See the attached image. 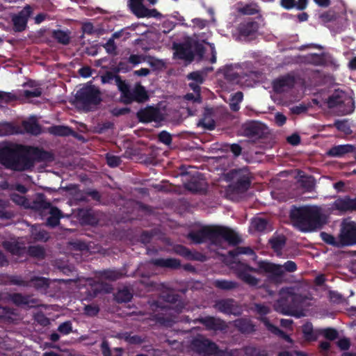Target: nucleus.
Listing matches in <instances>:
<instances>
[{
  "instance_id": "a878e982",
  "label": "nucleus",
  "mask_w": 356,
  "mask_h": 356,
  "mask_svg": "<svg viewBox=\"0 0 356 356\" xmlns=\"http://www.w3.org/2000/svg\"><path fill=\"white\" fill-rule=\"evenodd\" d=\"M151 264L155 266L170 268V269H178L181 267L180 260L175 258H156L152 259L149 261Z\"/></svg>"
},
{
  "instance_id": "4c0bfd02",
  "label": "nucleus",
  "mask_w": 356,
  "mask_h": 356,
  "mask_svg": "<svg viewBox=\"0 0 356 356\" xmlns=\"http://www.w3.org/2000/svg\"><path fill=\"white\" fill-rule=\"evenodd\" d=\"M132 298L133 294L131 293L130 290L127 287H124L122 289H119L114 294V300L118 303H127L130 302Z\"/></svg>"
},
{
  "instance_id": "e433bc0d",
  "label": "nucleus",
  "mask_w": 356,
  "mask_h": 356,
  "mask_svg": "<svg viewBox=\"0 0 356 356\" xmlns=\"http://www.w3.org/2000/svg\"><path fill=\"white\" fill-rule=\"evenodd\" d=\"M240 254L252 256L254 259L257 257L256 253L250 247L237 246L228 252V255L232 259H236Z\"/></svg>"
},
{
  "instance_id": "c9c22d12",
  "label": "nucleus",
  "mask_w": 356,
  "mask_h": 356,
  "mask_svg": "<svg viewBox=\"0 0 356 356\" xmlns=\"http://www.w3.org/2000/svg\"><path fill=\"white\" fill-rule=\"evenodd\" d=\"M3 248L13 255L21 256L24 252V248L17 242L6 241L2 243Z\"/></svg>"
},
{
  "instance_id": "f3484780",
  "label": "nucleus",
  "mask_w": 356,
  "mask_h": 356,
  "mask_svg": "<svg viewBox=\"0 0 356 356\" xmlns=\"http://www.w3.org/2000/svg\"><path fill=\"white\" fill-rule=\"evenodd\" d=\"M32 13L30 6H25L20 12L12 17L13 30L16 32L24 31L27 26L28 20Z\"/></svg>"
},
{
  "instance_id": "e2e57ef3",
  "label": "nucleus",
  "mask_w": 356,
  "mask_h": 356,
  "mask_svg": "<svg viewBox=\"0 0 356 356\" xmlns=\"http://www.w3.org/2000/svg\"><path fill=\"white\" fill-rule=\"evenodd\" d=\"M32 282L37 288H46L49 286L48 279L42 277H35L32 279Z\"/></svg>"
},
{
  "instance_id": "473e14b6",
  "label": "nucleus",
  "mask_w": 356,
  "mask_h": 356,
  "mask_svg": "<svg viewBox=\"0 0 356 356\" xmlns=\"http://www.w3.org/2000/svg\"><path fill=\"white\" fill-rule=\"evenodd\" d=\"M49 216L47 219V225L51 227H55L60 223L62 218V212L56 207H51L49 209Z\"/></svg>"
},
{
  "instance_id": "cd10ccee",
  "label": "nucleus",
  "mask_w": 356,
  "mask_h": 356,
  "mask_svg": "<svg viewBox=\"0 0 356 356\" xmlns=\"http://www.w3.org/2000/svg\"><path fill=\"white\" fill-rule=\"evenodd\" d=\"M10 300L17 306L33 307L36 303L35 299L27 295L15 293L10 296Z\"/></svg>"
},
{
  "instance_id": "5fc2aeb1",
  "label": "nucleus",
  "mask_w": 356,
  "mask_h": 356,
  "mask_svg": "<svg viewBox=\"0 0 356 356\" xmlns=\"http://www.w3.org/2000/svg\"><path fill=\"white\" fill-rule=\"evenodd\" d=\"M28 253L31 257L38 259H44L46 255L44 248L40 245L29 246Z\"/></svg>"
},
{
  "instance_id": "6ab92c4d",
  "label": "nucleus",
  "mask_w": 356,
  "mask_h": 356,
  "mask_svg": "<svg viewBox=\"0 0 356 356\" xmlns=\"http://www.w3.org/2000/svg\"><path fill=\"white\" fill-rule=\"evenodd\" d=\"M136 117L139 122L149 123L159 122L161 120V113L158 108L153 106H147L140 109L136 113Z\"/></svg>"
},
{
  "instance_id": "69168bd1",
  "label": "nucleus",
  "mask_w": 356,
  "mask_h": 356,
  "mask_svg": "<svg viewBox=\"0 0 356 356\" xmlns=\"http://www.w3.org/2000/svg\"><path fill=\"white\" fill-rule=\"evenodd\" d=\"M114 124L111 122H106L103 123H99L95 127V131L97 134H104L106 131L112 129Z\"/></svg>"
},
{
  "instance_id": "72a5a7b5",
  "label": "nucleus",
  "mask_w": 356,
  "mask_h": 356,
  "mask_svg": "<svg viewBox=\"0 0 356 356\" xmlns=\"http://www.w3.org/2000/svg\"><path fill=\"white\" fill-rule=\"evenodd\" d=\"M302 332L305 339L307 341H316L319 335V330H314L310 322H307L302 325Z\"/></svg>"
},
{
  "instance_id": "412c9836",
  "label": "nucleus",
  "mask_w": 356,
  "mask_h": 356,
  "mask_svg": "<svg viewBox=\"0 0 356 356\" xmlns=\"http://www.w3.org/2000/svg\"><path fill=\"white\" fill-rule=\"evenodd\" d=\"M243 135L247 137L261 138L264 134V126L257 121L245 123L243 127Z\"/></svg>"
},
{
  "instance_id": "9d476101",
  "label": "nucleus",
  "mask_w": 356,
  "mask_h": 356,
  "mask_svg": "<svg viewBox=\"0 0 356 356\" xmlns=\"http://www.w3.org/2000/svg\"><path fill=\"white\" fill-rule=\"evenodd\" d=\"M25 152L28 159L32 163L30 169L34 166L35 163L52 162L54 160V155L51 152L38 147L26 146Z\"/></svg>"
},
{
  "instance_id": "052dcab7",
  "label": "nucleus",
  "mask_w": 356,
  "mask_h": 356,
  "mask_svg": "<svg viewBox=\"0 0 356 356\" xmlns=\"http://www.w3.org/2000/svg\"><path fill=\"white\" fill-rule=\"evenodd\" d=\"M102 46L108 54L116 55L117 46L113 39L109 38L108 41Z\"/></svg>"
},
{
  "instance_id": "c756f323",
  "label": "nucleus",
  "mask_w": 356,
  "mask_h": 356,
  "mask_svg": "<svg viewBox=\"0 0 356 356\" xmlns=\"http://www.w3.org/2000/svg\"><path fill=\"white\" fill-rule=\"evenodd\" d=\"M176 252L189 260L204 261V256L202 254L198 252H192L184 245H179L176 249Z\"/></svg>"
},
{
  "instance_id": "4d7b16f0",
  "label": "nucleus",
  "mask_w": 356,
  "mask_h": 356,
  "mask_svg": "<svg viewBox=\"0 0 356 356\" xmlns=\"http://www.w3.org/2000/svg\"><path fill=\"white\" fill-rule=\"evenodd\" d=\"M132 67L129 65V62L120 60L116 67H115L113 70L115 73L123 72L126 73L131 70Z\"/></svg>"
},
{
  "instance_id": "20e7f679",
  "label": "nucleus",
  "mask_w": 356,
  "mask_h": 356,
  "mask_svg": "<svg viewBox=\"0 0 356 356\" xmlns=\"http://www.w3.org/2000/svg\"><path fill=\"white\" fill-rule=\"evenodd\" d=\"M278 266L269 264L268 261L261 260L257 263V268H254L250 265L238 262L236 267L237 277L245 284L255 286L259 282V279L250 274V272L256 273L257 274L273 273L277 274L279 271Z\"/></svg>"
},
{
  "instance_id": "3c124183",
  "label": "nucleus",
  "mask_w": 356,
  "mask_h": 356,
  "mask_svg": "<svg viewBox=\"0 0 356 356\" xmlns=\"http://www.w3.org/2000/svg\"><path fill=\"white\" fill-rule=\"evenodd\" d=\"M252 310L255 312L257 314L259 315V321L261 322L262 318H267L266 315L270 313V309L268 306L261 304V303H254L253 307H252Z\"/></svg>"
},
{
  "instance_id": "5701e85b",
  "label": "nucleus",
  "mask_w": 356,
  "mask_h": 356,
  "mask_svg": "<svg viewBox=\"0 0 356 356\" xmlns=\"http://www.w3.org/2000/svg\"><path fill=\"white\" fill-rule=\"evenodd\" d=\"M235 328L243 334H250L256 331L255 325L250 318H240L234 321Z\"/></svg>"
},
{
  "instance_id": "09e8293b",
  "label": "nucleus",
  "mask_w": 356,
  "mask_h": 356,
  "mask_svg": "<svg viewBox=\"0 0 356 356\" xmlns=\"http://www.w3.org/2000/svg\"><path fill=\"white\" fill-rule=\"evenodd\" d=\"M238 12L245 15H252L259 12V6L256 3H250L239 8Z\"/></svg>"
},
{
  "instance_id": "7ed1b4c3",
  "label": "nucleus",
  "mask_w": 356,
  "mask_h": 356,
  "mask_svg": "<svg viewBox=\"0 0 356 356\" xmlns=\"http://www.w3.org/2000/svg\"><path fill=\"white\" fill-rule=\"evenodd\" d=\"M26 146L6 145L0 148V163L5 168L17 172L30 170L32 163L26 156Z\"/></svg>"
},
{
  "instance_id": "9b49d317",
  "label": "nucleus",
  "mask_w": 356,
  "mask_h": 356,
  "mask_svg": "<svg viewBox=\"0 0 356 356\" xmlns=\"http://www.w3.org/2000/svg\"><path fill=\"white\" fill-rule=\"evenodd\" d=\"M230 173L236 180L233 183V190L238 193H243L248 190L251 184L249 172L246 168L234 169Z\"/></svg>"
},
{
  "instance_id": "ddd939ff",
  "label": "nucleus",
  "mask_w": 356,
  "mask_h": 356,
  "mask_svg": "<svg viewBox=\"0 0 356 356\" xmlns=\"http://www.w3.org/2000/svg\"><path fill=\"white\" fill-rule=\"evenodd\" d=\"M339 236L341 248L356 245V224L353 222L344 224Z\"/></svg>"
},
{
  "instance_id": "0e129e2a",
  "label": "nucleus",
  "mask_w": 356,
  "mask_h": 356,
  "mask_svg": "<svg viewBox=\"0 0 356 356\" xmlns=\"http://www.w3.org/2000/svg\"><path fill=\"white\" fill-rule=\"evenodd\" d=\"M42 94V89L41 88H35L33 90H25L23 92V95L24 97L29 99L31 97H40Z\"/></svg>"
},
{
  "instance_id": "39448f33",
  "label": "nucleus",
  "mask_w": 356,
  "mask_h": 356,
  "mask_svg": "<svg viewBox=\"0 0 356 356\" xmlns=\"http://www.w3.org/2000/svg\"><path fill=\"white\" fill-rule=\"evenodd\" d=\"M76 106L85 112L97 110L102 102L100 90L94 85L84 86L76 91Z\"/></svg>"
},
{
  "instance_id": "aec40b11",
  "label": "nucleus",
  "mask_w": 356,
  "mask_h": 356,
  "mask_svg": "<svg viewBox=\"0 0 356 356\" xmlns=\"http://www.w3.org/2000/svg\"><path fill=\"white\" fill-rule=\"evenodd\" d=\"M259 29V24L257 21L248 20L241 22L238 26L237 31L241 37L253 38Z\"/></svg>"
},
{
  "instance_id": "2eb2a0df",
  "label": "nucleus",
  "mask_w": 356,
  "mask_h": 356,
  "mask_svg": "<svg viewBox=\"0 0 356 356\" xmlns=\"http://www.w3.org/2000/svg\"><path fill=\"white\" fill-rule=\"evenodd\" d=\"M149 98V97L145 88L138 83L135 85L133 90L130 89L125 98L122 99V103L126 105L131 104L134 102L144 103Z\"/></svg>"
},
{
  "instance_id": "0eeeda50",
  "label": "nucleus",
  "mask_w": 356,
  "mask_h": 356,
  "mask_svg": "<svg viewBox=\"0 0 356 356\" xmlns=\"http://www.w3.org/2000/svg\"><path fill=\"white\" fill-rule=\"evenodd\" d=\"M191 350L200 356H223L216 343L202 336L194 338L191 343Z\"/></svg>"
},
{
  "instance_id": "393cba45",
  "label": "nucleus",
  "mask_w": 356,
  "mask_h": 356,
  "mask_svg": "<svg viewBox=\"0 0 356 356\" xmlns=\"http://www.w3.org/2000/svg\"><path fill=\"white\" fill-rule=\"evenodd\" d=\"M213 111L212 108H205L202 118L197 123L198 127L204 130L212 131L216 128V122L213 119Z\"/></svg>"
},
{
  "instance_id": "b1692460",
  "label": "nucleus",
  "mask_w": 356,
  "mask_h": 356,
  "mask_svg": "<svg viewBox=\"0 0 356 356\" xmlns=\"http://www.w3.org/2000/svg\"><path fill=\"white\" fill-rule=\"evenodd\" d=\"M269 264L273 266H278L277 274H274L273 273H269V277L271 280H277L279 278H281L284 272L293 273L297 270V265L293 261H287L283 265L276 264L269 261Z\"/></svg>"
},
{
  "instance_id": "58836bf2",
  "label": "nucleus",
  "mask_w": 356,
  "mask_h": 356,
  "mask_svg": "<svg viewBox=\"0 0 356 356\" xmlns=\"http://www.w3.org/2000/svg\"><path fill=\"white\" fill-rule=\"evenodd\" d=\"M49 132L54 136H67L73 133V130L69 127L54 125L49 128Z\"/></svg>"
},
{
  "instance_id": "79ce46f5",
  "label": "nucleus",
  "mask_w": 356,
  "mask_h": 356,
  "mask_svg": "<svg viewBox=\"0 0 356 356\" xmlns=\"http://www.w3.org/2000/svg\"><path fill=\"white\" fill-rule=\"evenodd\" d=\"M115 84L118 90L120 92V101L125 98L127 93L130 90V86L126 82L125 80L122 79L120 76H118L115 80Z\"/></svg>"
},
{
  "instance_id": "603ef678",
  "label": "nucleus",
  "mask_w": 356,
  "mask_h": 356,
  "mask_svg": "<svg viewBox=\"0 0 356 356\" xmlns=\"http://www.w3.org/2000/svg\"><path fill=\"white\" fill-rule=\"evenodd\" d=\"M268 221L263 218H256L252 221V227L257 232H265L268 229Z\"/></svg>"
},
{
  "instance_id": "1a4fd4ad",
  "label": "nucleus",
  "mask_w": 356,
  "mask_h": 356,
  "mask_svg": "<svg viewBox=\"0 0 356 356\" xmlns=\"http://www.w3.org/2000/svg\"><path fill=\"white\" fill-rule=\"evenodd\" d=\"M327 106L330 108L337 107L341 108L343 106V114H348L353 111V101L351 97L344 91L335 90L327 99Z\"/></svg>"
},
{
  "instance_id": "c03bdc74",
  "label": "nucleus",
  "mask_w": 356,
  "mask_h": 356,
  "mask_svg": "<svg viewBox=\"0 0 356 356\" xmlns=\"http://www.w3.org/2000/svg\"><path fill=\"white\" fill-rule=\"evenodd\" d=\"M307 60L308 63L315 66H323L326 63V60L323 54H310L307 56Z\"/></svg>"
},
{
  "instance_id": "bf43d9fd",
  "label": "nucleus",
  "mask_w": 356,
  "mask_h": 356,
  "mask_svg": "<svg viewBox=\"0 0 356 356\" xmlns=\"http://www.w3.org/2000/svg\"><path fill=\"white\" fill-rule=\"evenodd\" d=\"M158 140L166 145H170L172 141L171 134L167 131H161L158 134Z\"/></svg>"
},
{
  "instance_id": "2f4dec72",
  "label": "nucleus",
  "mask_w": 356,
  "mask_h": 356,
  "mask_svg": "<svg viewBox=\"0 0 356 356\" xmlns=\"http://www.w3.org/2000/svg\"><path fill=\"white\" fill-rule=\"evenodd\" d=\"M51 204L47 201L45 195L42 193L38 194L37 197L31 203V208L38 211H42L50 209Z\"/></svg>"
},
{
  "instance_id": "13d9d810",
  "label": "nucleus",
  "mask_w": 356,
  "mask_h": 356,
  "mask_svg": "<svg viewBox=\"0 0 356 356\" xmlns=\"http://www.w3.org/2000/svg\"><path fill=\"white\" fill-rule=\"evenodd\" d=\"M57 330L63 335H67L72 332V323L70 321L60 323Z\"/></svg>"
},
{
  "instance_id": "4be33fe9",
  "label": "nucleus",
  "mask_w": 356,
  "mask_h": 356,
  "mask_svg": "<svg viewBox=\"0 0 356 356\" xmlns=\"http://www.w3.org/2000/svg\"><path fill=\"white\" fill-rule=\"evenodd\" d=\"M173 49H175L174 55L175 57L190 62L194 59V54L190 44L175 43L173 44Z\"/></svg>"
},
{
  "instance_id": "423d86ee",
  "label": "nucleus",
  "mask_w": 356,
  "mask_h": 356,
  "mask_svg": "<svg viewBox=\"0 0 356 356\" xmlns=\"http://www.w3.org/2000/svg\"><path fill=\"white\" fill-rule=\"evenodd\" d=\"M301 302V296L295 293L293 289L282 288L280 291V298L275 303V307L277 312L284 315L295 316Z\"/></svg>"
},
{
  "instance_id": "8fccbe9b",
  "label": "nucleus",
  "mask_w": 356,
  "mask_h": 356,
  "mask_svg": "<svg viewBox=\"0 0 356 356\" xmlns=\"http://www.w3.org/2000/svg\"><path fill=\"white\" fill-rule=\"evenodd\" d=\"M100 277L110 281H116L122 277V273L115 270H104L99 272Z\"/></svg>"
},
{
  "instance_id": "4468645a",
  "label": "nucleus",
  "mask_w": 356,
  "mask_h": 356,
  "mask_svg": "<svg viewBox=\"0 0 356 356\" xmlns=\"http://www.w3.org/2000/svg\"><path fill=\"white\" fill-rule=\"evenodd\" d=\"M332 208L340 213L355 212L356 211V197H352L348 195L338 196L332 203Z\"/></svg>"
},
{
  "instance_id": "f8f14e48",
  "label": "nucleus",
  "mask_w": 356,
  "mask_h": 356,
  "mask_svg": "<svg viewBox=\"0 0 356 356\" xmlns=\"http://www.w3.org/2000/svg\"><path fill=\"white\" fill-rule=\"evenodd\" d=\"M213 308L219 312L227 315L239 316L242 312L241 307L233 298L218 300L215 302Z\"/></svg>"
},
{
  "instance_id": "f03ea898",
  "label": "nucleus",
  "mask_w": 356,
  "mask_h": 356,
  "mask_svg": "<svg viewBox=\"0 0 356 356\" xmlns=\"http://www.w3.org/2000/svg\"><path fill=\"white\" fill-rule=\"evenodd\" d=\"M188 238L195 244H202L209 241L211 244L219 245L222 241L229 245H237L241 242L239 236L232 229L224 226H204L196 231H191Z\"/></svg>"
},
{
  "instance_id": "ea45409f",
  "label": "nucleus",
  "mask_w": 356,
  "mask_h": 356,
  "mask_svg": "<svg viewBox=\"0 0 356 356\" xmlns=\"http://www.w3.org/2000/svg\"><path fill=\"white\" fill-rule=\"evenodd\" d=\"M81 220L83 223L89 225H97L99 219L92 210H86L81 215Z\"/></svg>"
},
{
  "instance_id": "dca6fc26",
  "label": "nucleus",
  "mask_w": 356,
  "mask_h": 356,
  "mask_svg": "<svg viewBox=\"0 0 356 356\" xmlns=\"http://www.w3.org/2000/svg\"><path fill=\"white\" fill-rule=\"evenodd\" d=\"M295 84V77L287 74L274 79L272 82V87L275 93L280 94L292 89Z\"/></svg>"
},
{
  "instance_id": "6e6552de",
  "label": "nucleus",
  "mask_w": 356,
  "mask_h": 356,
  "mask_svg": "<svg viewBox=\"0 0 356 356\" xmlns=\"http://www.w3.org/2000/svg\"><path fill=\"white\" fill-rule=\"evenodd\" d=\"M179 298L178 295H167L165 300L168 303L161 301H154L151 305L152 310L154 312L153 319L158 323L163 325H168L170 322V318L166 316V314L170 310V306L168 303H175Z\"/></svg>"
},
{
  "instance_id": "f704fd0d",
  "label": "nucleus",
  "mask_w": 356,
  "mask_h": 356,
  "mask_svg": "<svg viewBox=\"0 0 356 356\" xmlns=\"http://www.w3.org/2000/svg\"><path fill=\"white\" fill-rule=\"evenodd\" d=\"M24 129L26 133L33 136H38L42 132L41 126L35 120H29L24 121L22 123Z\"/></svg>"
},
{
  "instance_id": "680f3d73",
  "label": "nucleus",
  "mask_w": 356,
  "mask_h": 356,
  "mask_svg": "<svg viewBox=\"0 0 356 356\" xmlns=\"http://www.w3.org/2000/svg\"><path fill=\"white\" fill-rule=\"evenodd\" d=\"M124 339L127 342L134 345H140L145 341V340L138 334L131 335L128 334L125 336Z\"/></svg>"
},
{
  "instance_id": "37998d69",
  "label": "nucleus",
  "mask_w": 356,
  "mask_h": 356,
  "mask_svg": "<svg viewBox=\"0 0 356 356\" xmlns=\"http://www.w3.org/2000/svg\"><path fill=\"white\" fill-rule=\"evenodd\" d=\"M51 36L58 43L63 45H67L70 42V37L69 34L63 30H54Z\"/></svg>"
},
{
  "instance_id": "bb28decb",
  "label": "nucleus",
  "mask_w": 356,
  "mask_h": 356,
  "mask_svg": "<svg viewBox=\"0 0 356 356\" xmlns=\"http://www.w3.org/2000/svg\"><path fill=\"white\" fill-rule=\"evenodd\" d=\"M184 187L193 193H205L207 190L206 183L197 177H192L184 184Z\"/></svg>"
},
{
  "instance_id": "864d4df0",
  "label": "nucleus",
  "mask_w": 356,
  "mask_h": 356,
  "mask_svg": "<svg viewBox=\"0 0 356 356\" xmlns=\"http://www.w3.org/2000/svg\"><path fill=\"white\" fill-rule=\"evenodd\" d=\"M320 236L323 241H324L325 243L330 245L333 247L341 248L339 238L337 239L333 235L325 232H321Z\"/></svg>"
},
{
  "instance_id": "338daca9",
  "label": "nucleus",
  "mask_w": 356,
  "mask_h": 356,
  "mask_svg": "<svg viewBox=\"0 0 356 356\" xmlns=\"http://www.w3.org/2000/svg\"><path fill=\"white\" fill-rule=\"evenodd\" d=\"M138 17H157L161 15L160 13L156 9L145 8Z\"/></svg>"
},
{
  "instance_id": "a18cd8bd",
  "label": "nucleus",
  "mask_w": 356,
  "mask_h": 356,
  "mask_svg": "<svg viewBox=\"0 0 356 356\" xmlns=\"http://www.w3.org/2000/svg\"><path fill=\"white\" fill-rule=\"evenodd\" d=\"M269 243L272 249L277 252L281 251L286 244V238L284 236H278L271 238L269 240Z\"/></svg>"
},
{
  "instance_id": "6e6d98bb",
  "label": "nucleus",
  "mask_w": 356,
  "mask_h": 356,
  "mask_svg": "<svg viewBox=\"0 0 356 356\" xmlns=\"http://www.w3.org/2000/svg\"><path fill=\"white\" fill-rule=\"evenodd\" d=\"M319 334H323V337L330 341L336 339L338 336V332L334 328L327 327L319 330Z\"/></svg>"
},
{
  "instance_id": "de8ad7c7",
  "label": "nucleus",
  "mask_w": 356,
  "mask_h": 356,
  "mask_svg": "<svg viewBox=\"0 0 356 356\" xmlns=\"http://www.w3.org/2000/svg\"><path fill=\"white\" fill-rule=\"evenodd\" d=\"M243 94L241 91L235 92L230 99L229 107L232 111L236 112L240 109L239 104L242 102Z\"/></svg>"
},
{
  "instance_id": "7c9ffc66",
  "label": "nucleus",
  "mask_w": 356,
  "mask_h": 356,
  "mask_svg": "<svg viewBox=\"0 0 356 356\" xmlns=\"http://www.w3.org/2000/svg\"><path fill=\"white\" fill-rule=\"evenodd\" d=\"M261 323H264L267 330L271 333L279 336L288 342H291L292 341L289 335H288L283 330H280L277 326L272 324L268 318H262Z\"/></svg>"
},
{
  "instance_id": "49530a36",
  "label": "nucleus",
  "mask_w": 356,
  "mask_h": 356,
  "mask_svg": "<svg viewBox=\"0 0 356 356\" xmlns=\"http://www.w3.org/2000/svg\"><path fill=\"white\" fill-rule=\"evenodd\" d=\"M143 0H129V6L131 12L138 17L140 16L143 10H145L146 8L143 3Z\"/></svg>"
},
{
  "instance_id": "c85d7f7f",
  "label": "nucleus",
  "mask_w": 356,
  "mask_h": 356,
  "mask_svg": "<svg viewBox=\"0 0 356 356\" xmlns=\"http://www.w3.org/2000/svg\"><path fill=\"white\" fill-rule=\"evenodd\" d=\"M355 149V147L349 144L336 145L329 149L327 154L333 157H341L346 154L353 152Z\"/></svg>"
},
{
  "instance_id": "a211bd4d",
  "label": "nucleus",
  "mask_w": 356,
  "mask_h": 356,
  "mask_svg": "<svg viewBox=\"0 0 356 356\" xmlns=\"http://www.w3.org/2000/svg\"><path fill=\"white\" fill-rule=\"evenodd\" d=\"M197 321L204 325L207 330L224 331L227 327L225 321L214 316L200 317L197 319Z\"/></svg>"
},
{
  "instance_id": "f257e3e1",
  "label": "nucleus",
  "mask_w": 356,
  "mask_h": 356,
  "mask_svg": "<svg viewBox=\"0 0 356 356\" xmlns=\"http://www.w3.org/2000/svg\"><path fill=\"white\" fill-rule=\"evenodd\" d=\"M292 225L299 231L307 233L321 229L327 222V216L317 205H292L289 211Z\"/></svg>"
},
{
  "instance_id": "774afa93",
  "label": "nucleus",
  "mask_w": 356,
  "mask_h": 356,
  "mask_svg": "<svg viewBox=\"0 0 356 356\" xmlns=\"http://www.w3.org/2000/svg\"><path fill=\"white\" fill-rule=\"evenodd\" d=\"M106 162L108 166L111 168L118 167L120 163L121 159L119 156H114V155H108L106 156Z\"/></svg>"
},
{
  "instance_id": "a19ab883",
  "label": "nucleus",
  "mask_w": 356,
  "mask_h": 356,
  "mask_svg": "<svg viewBox=\"0 0 356 356\" xmlns=\"http://www.w3.org/2000/svg\"><path fill=\"white\" fill-rule=\"evenodd\" d=\"M213 286L219 289L229 291L236 289L238 284L236 282L227 280H216Z\"/></svg>"
}]
</instances>
